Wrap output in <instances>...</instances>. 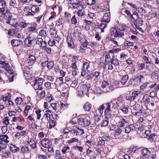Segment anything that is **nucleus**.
<instances>
[{
  "instance_id": "obj_39",
  "label": "nucleus",
  "mask_w": 159,
  "mask_h": 159,
  "mask_svg": "<svg viewBox=\"0 0 159 159\" xmlns=\"http://www.w3.org/2000/svg\"><path fill=\"white\" fill-rule=\"evenodd\" d=\"M117 30V29L116 28H111L110 30V34L111 36H113L115 37V35H116L115 34H116Z\"/></svg>"
},
{
  "instance_id": "obj_5",
  "label": "nucleus",
  "mask_w": 159,
  "mask_h": 159,
  "mask_svg": "<svg viewBox=\"0 0 159 159\" xmlns=\"http://www.w3.org/2000/svg\"><path fill=\"white\" fill-rule=\"evenodd\" d=\"M12 15L9 10H6V12L2 15V17L6 20V23L10 24V20L11 18Z\"/></svg>"
},
{
  "instance_id": "obj_56",
  "label": "nucleus",
  "mask_w": 159,
  "mask_h": 159,
  "mask_svg": "<svg viewBox=\"0 0 159 159\" xmlns=\"http://www.w3.org/2000/svg\"><path fill=\"white\" fill-rule=\"evenodd\" d=\"M1 130L2 134H5L8 130L7 127V126H2L1 128Z\"/></svg>"
},
{
  "instance_id": "obj_15",
  "label": "nucleus",
  "mask_w": 159,
  "mask_h": 159,
  "mask_svg": "<svg viewBox=\"0 0 159 159\" xmlns=\"http://www.w3.org/2000/svg\"><path fill=\"white\" fill-rule=\"evenodd\" d=\"M101 74L100 72L98 71H95L93 72L92 74V78L95 81H97L98 80L100 79V75Z\"/></svg>"
},
{
  "instance_id": "obj_14",
  "label": "nucleus",
  "mask_w": 159,
  "mask_h": 159,
  "mask_svg": "<svg viewBox=\"0 0 159 159\" xmlns=\"http://www.w3.org/2000/svg\"><path fill=\"white\" fill-rule=\"evenodd\" d=\"M110 13H105L103 16V18L102 20V22L108 23L110 21Z\"/></svg>"
},
{
  "instance_id": "obj_25",
  "label": "nucleus",
  "mask_w": 159,
  "mask_h": 159,
  "mask_svg": "<svg viewBox=\"0 0 159 159\" xmlns=\"http://www.w3.org/2000/svg\"><path fill=\"white\" fill-rule=\"evenodd\" d=\"M0 139L2 141H4L5 143H8L9 141L8 140L9 137L7 135H2L0 136Z\"/></svg>"
},
{
  "instance_id": "obj_60",
  "label": "nucleus",
  "mask_w": 159,
  "mask_h": 159,
  "mask_svg": "<svg viewBox=\"0 0 159 159\" xmlns=\"http://www.w3.org/2000/svg\"><path fill=\"white\" fill-rule=\"evenodd\" d=\"M104 108V107L103 105H101L100 106V108H99L98 111H96V112H97V113L99 114H102L103 113V109Z\"/></svg>"
},
{
  "instance_id": "obj_18",
  "label": "nucleus",
  "mask_w": 159,
  "mask_h": 159,
  "mask_svg": "<svg viewBox=\"0 0 159 159\" xmlns=\"http://www.w3.org/2000/svg\"><path fill=\"white\" fill-rule=\"evenodd\" d=\"M31 67H30V66H25L23 69V73L25 76H27L26 75H28V76H29V75H30V71L31 70Z\"/></svg>"
},
{
  "instance_id": "obj_20",
  "label": "nucleus",
  "mask_w": 159,
  "mask_h": 159,
  "mask_svg": "<svg viewBox=\"0 0 159 159\" xmlns=\"http://www.w3.org/2000/svg\"><path fill=\"white\" fill-rule=\"evenodd\" d=\"M134 80L139 83H142L144 81V77L142 75H139L135 76Z\"/></svg>"
},
{
  "instance_id": "obj_27",
  "label": "nucleus",
  "mask_w": 159,
  "mask_h": 159,
  "mask_svg": "<svg viewBox=\"0 0 159 159\" xmlns=\"http://www.w3.org/2000/svg\"><path fill=\"white\" fill-rule=\"evenodd\" d=\"M111 57L109 53L106 55L105 58V62L106 64H109L111 62Z\"/></svg>"
},
{
  "instance_id": "obj_58",
  "label": "nucleus",
  "mask_w": 159,
  "mask_h": 159,
  "mask_svg": "<svg viewBox=\"0 0 159 159\" xmlns=\"http://www.w3.org/2000/svg\"><path fill=\"white\" fill-rule=\"evenodd\" d=\"M132 15V16L131 18L134 19V20L136 19L139 16L138 14L136 11H134Z\"/></svg>"
},
{
  "instance_id": "obj_59",
  "label": "nucleus",
  "mask_w": 159,
  "mask_h": 159,
  "mask_svg": "<svg viewBox=\"0 0 159 159\" xmlns=\"http://www.w3.org/2000/svg\"><path fill=\"white\" fill-rule=\"evenodd\" d=\"M78 84V80H76L75 79L73 81H72V83L70 85L71 87L74 88Z\"/></svg>"
},
{
  "instance_id": "obj_22",
  "label": "nucleus",
  "mask_w": 159,
  "mask_h": 159,
  "mask_svg": "<svg viewBox=\"0 0 159 159\" xmlns=\"http://www.w3.org/2000/svg\"><path fill=\"white\" fill-rule=\"evenodd\" d=\"M11 43L13 46H17L22 43V41L19 39H14L11 40Z\"/></svg>"
},
{
  "instance_id": "obj_29",
  "label": "nucleus",
  "mask_w": 159,
  "mask_h": 159,
  "mask_svg": "<svg viewBox=\"0 0 159 159\" xmlns=\"http://www.w3.org/2000/svg\"><path fill=\"white\" fill-rule=\"evenodd\" d=\"M91 107V104L89 102H87L84 104V108L85 111H89Z\"/></svg>"
},
{
  "instance_id": "obj_62",
  "label": "nucleus",
  "mask_w": 159,
  "mask_h": 159,
  "mask_svg": "<svg viewBox=\"0 0 159 159\" xmlns=\"http://www.w3.org/2000/svg\"><path fill=\"white\" fill-rule=\"evenodd\" d=\"M55 125V122L53 120H50L49 121V127L50 128L54 127Z\"/></svg>"
},
{
  "instance_id": "obj_19",
  "label": "nucleus",
  "mask_w": 159,
  "mask_h": 159,
  "mask_svg": "<svg viewBox=\"0 0 159 159\" xmlns=\"http://www.w3.org/2000/svg\"><path fill=\"white\" fill-rule=\"evenodd\" d=\"M28 59V63L29 65L31 66L34 63L36 60V57L34 55H30Z\"/></svg>"
},
{
  "instance_id": "obj_48",
  "label": "nucleus",
  "mask_w": 159,
  "mask_h": 159,
  "mask_svg": "<svg viewBox=\"0 0 159 159\" xmlns=\"http://www.w3.org/2000/svg\"><path fill=\"white\" fill-rule=\"evenodd\" d=\"M89 64L87 62H84L83 65V67L82 69L84 70H87L89 66Z\"/></svg>"
},
{
  "instance_id": "obj_64",
  "label": "nucleus",
  "mask_w": 159,
  "mask_h": 159,
  "mask_svg": "<svg viewBox=\"0 0 159 159\" xmlns=\"http://www.w3.org/2000/svg\"><path fill=\"white\" fill-rule=\"evenodd\" d=\"M48 44L51 46H53L55 44V41L54 39L50 40L48 42Z\"/></svg>"
},
{
  "instance_id": "obj_7",
  "label": "nucleus",
  "mask_w": 159,
  "mask_h": 159,
  "mask_svg": "<svg viewBox=\"0 0 159 159\" xmlns=\"http://www.w3.org/2000/svg\"><path fill=\"white\" fill-rule=\"evenodd\" d=\"M39 83L37 82L36 81L34 80L33 82L31 83V85L33 86L34 89L38 92V90H42L43 89L42 85V84H39Z\"/></svg>"
},
{
  "instance_id": "obj_51",
  "label": "nucleus",
  "mask_w": 159,
  "mask_h": 159,
  "mask_svg": "<svg viewBox=\"0 0 159 159\" xmlns=\"http://www.w3.org/2000/svg\"><path fill=\"white\" fill-rule=\"evenodd\" d=\"M121 49L119 48H117L116 49H113L111 50H109L108 52L109 53H114L118 52L120 51Z\"/></svg>"
},
{
  "instance_id": "obj_12",
  "label": "nucleus",
  "mask_w": 159,
  "mask_h": 159,
  "mask_svg": "<svg viewBox=\"0 0 159 159\" xmlns=\"http://www.w3.org/2000/svg\"><path fill=\"white\" fill-rule=\"evenodd\" d=\"M28 30V32L27 33V34H29V36H31L33 33H37V29L35 26H31L29 27Z\"/></svg>"
},
{
  "instance_id": "obj_9",
  "label": "nucleus",
  "mask_w": 159,
  "mask_h": 159,
  "mask_svg": "<svg viewBox=\"0 0 159 159\" xmlns=\"http://www.w3.org/2000/svg\"><path fill=\"white\" fill-rule=\"evenodd\" d=\"M142 153L143 156L146 158H150L152 155L151 152L147 148H143L142 150Z\"/></svg>"
},
{
  "instance_id": "obj_11",
  "label": "nucleus",
  "mask_w": 159,
  "mask_h": 159,
  "mask_svg": "<svg viewBox=\"0 0 159 159\" xmlns=\"http://www.w3.org/2000/svg\"><path fill=\"white\" fill-rule=\"evenodd\" d=\"M34 38L35 37H34L32 39L31 36H28L24 41L25 44L28 46H30L32 44V42Z\"/></svg>"
},
{
  "instance_id": "obj_4",
  "label": "nucleus",
  "mask_w": 159,
  "mask_h": 159,
  "mask_svg": "<svg viewBox=\"0 0 159 159\" xmlns=\"http://www.w3.org/2000/svg\"><path fill=\"white\" fill-rule=\"evenodd\" d=\"M111 103L112 104V108L115 109L120 106L121 103V100L119 99H115L111 101Z\"/></svg>"
},
{
  "instance_id": "obj_16",
  "label": "nucleus",
  "mask_w": 159,
  "mask_h": 159,
  "mask_svg": "<svg viewBox=\"0 0 159 159\" xmlns=\"http://www.w3.org/2000/svg\"><path fill=\"white\" fill-rule=\"evenodd\" d=\"M27 143L30 146L31 148L33 149H35L37 148V144L35 141L32 139H29Z\"/></svg>"
},
{
  "instance_id": "obj_57",
  "label": "nucleus",
  "mask_w": 159,
  "mask_h": 159,
  "mask_svg": "<svg viewBox=\"0 0 159 159\" xmlns=\"http://www.w3.org/2000/svg\"><path fill=\"white\" fill-rule=\"evenodd\" d=\"M59 104L57 103H52L51 106L54 110L56 111L58 109Z\"/></svg>"
},
{
  "instance_id": "obj_44",
  "label": "nucleus",
  "mask_w": 159,
  "mask_h": 159,
  "mask_svg": "<svg viewBox=\"0 0 159 159\" xmlns=\"http://www.w3.org/2000/svg\"><path fill=\"white\" fill-rule=\"evenodd\" d=\"M30 25V23H26L25 22H20V23L19 25L20 26L21 28H25L28 26H29Z\"/></svg>"
},
{
  "instance_id": "obj_52",
  "label": "nucleus",
  "mask_w": 159,
  "mask_h": 159,
  "mask_svg": "<svg viewBox=\"0 0 159 159\" xmlns=\"http://www.w3.org/2000/svg\"><path fill=\"white\" fill-rule=\"evenodd\" d=\"M86 3L89 5H92L95 4L96 2L95 0H86Z\"/></svg>"
},
{
  "instance_id": "obj_49",
  "label": "nucleus",
  "mask_w": 159,
  "mask_h": 159,
  "mask_svg": "<svg viewBox=\"0 0 159 159\" xmlns=\"http://www.w3.org/2000/svg\"><path fill=\"white\" fill-rule=\"evenodd\" d=\"M9 121V117L7 116L3 119V123L6 125H8L10 124Z\"/></svg>"
},
{
  "instance_id": "obj_36",
  "label": "nucleus",
  "mask_w": 159,
  "mask_h": 159,
  "mask_svg": "<svg viewBox=\"0 0 159 159\" xmlns=\"http://www.w3.org/2000/svg\"><path fill=\"white\" fill-rule=\"evenodd\" d=\"M31 11L33 13L38 12L39 11V7L37 6H33L31 7Z\"/></svg>"
},
{
  "instance_id": "obj_63",
  "label": "nucleus",
  "mask_w": 159,
  "mask_h": 159,
  "mask_svg": "<svg viewBox=\"0 0 159 159\" xmlns=\"http://www.w3.org/2000/svg\"><path fill=\"white\" fill-rule=\"evenodd\" d=\"M99 28L101 30L102 32H103V29L106 27V25L104 23H102L99 25Z\"/></svg>"
},
{
  "instance_id": "obj_37",
  "label": "nucleus",
  "mask_w": 159,
  "mask_h": 159,
  "mask_svg": "<svg viewBox=\"0 0 159 159\" xmlns=\"http://www.w3.org/2000/svg\"><path fill=\"white\" fill-rule=\"evenodd\" d=\"M10 150L13 152H17L19 150V148L16 146L12 145L10 147Z\"/></svg>"
},
{
  "instance_id": "obj_1",
  "label": "nucleus",
  "mask_w": 159,
  "mask_h": 159,
  "mask_svg": "<svg viewBox=\"0 0 159 159\" xmlns=\"http://www.w3.org/2000/svg\"><path fill=\"white\" fill-rule=\"evenodd\" d=\"M72 5L73 8L78 9L79 7H81L82 9L84 8V6L81 5L82 2L80 0H70L68 2L70 3H72Z\"/></svg>"
},
{
  "instance_id": "obj_38",
  "label": "nucleus",
  "mask_w": 159,
  "mask_h": 159,
  "mask_svg": "<svg viewBox=\"0 0 159 159\" xmlns=\"http://www.w3.org/2000/svg\"><path fill=\"white\" fill-rule=\"evenodd\" d=\"M101 118V114L97 113V112H96V114L94 115V120L97 122L99 121Z\"/></svg>"
},
{
  "instance_id": "obj_31",
  "label": "nucleus",
  "mask_w": 159,
  "mask_h": 159,
  "mask_svg": "<svg viewBox=\"0 0 159 159\" xmlns=\"http://www.w3.org/2000/svg\"><path fill=\"white\" fill-rule=\"evenodd\" d=\"M109 119V118H107L105 117V118L102 120L101 123V127H105L108 125L109 123L108 119Z\"/></svg>"
},
{
  "instance_id": "obj_43",
  "label": "nucleus",
  "mask_w": 159,
  "mask_h": 159,
  "mask_svg": "<svg viewBox=\"0 0 159 159\" xmlns=\"http://www.w3.org/2000/svg\"><path fill=\"white\" fill-rule=\"evenodd\" d=\"M122 132V130L120 128L117 129L114 133V136L116 138L118 137V136Z\"/></svg>"
},
{
  "instance_id": "obj_13",
  "label": "nucleus",
  "mask_w": 159,
  "mask_h": 159,
  "mask_svg": "<svg viewBox=\"0 0 159 159\" xmlns=\"http://www.w3.org/2000/svg\"><path fill=\"white\" fill-rule=\"evenodd\" d=\"M42 146L45 148H48L49 146V140L47 139H44L41 141Z\"/></svg>"
},
{
  "instance_id": "obj_3",
  "label": "nucleus",
  "mask_w": 159,
  "mask_h": 159,
  "mask_svg": "<svg viewBox=\"0 0 159 159\" xmlns=\"http://www.w3.org/2000/svg\"><path fill=\"white\" fill-rule=\"evenodd\" d=\"M78 122L79 125L81 126H87L89 125L90 121L88 120H84V119L82 118H79L78 120Z\"/></svg>"
},
{
  "instance_id": "obj_17",
  "label": "nucleus",
  "mask_w": 159,
  "mask_h": 159,
  "mask_svg": "<svg viewBox=\"0 0 159 159\" xmlns=\"http://www.w3.org/2000/svg\"><path fill=\"white\" fill-rule=\"evenodd\" d=\"M135 127L132 124H130L126 126L125 129V132L126 133H129L131 131L134 130Z\"/></svg>"
},
{
  "instance_id": "obj_34",
  "label": "nucleus",
  "mask_w": 159,
  "mask_h": 159,
  "mask_svg": "<svg viewBox=\"0 0 159 159\" xmlns=\"http://www.w3.org/2000/svg\"><path fill=\"white\" fill-rule=\"evenodd\" d=\"M128 75H127L124 76L121 80V83L123 85H125L128 80Z\"/></svg>"
},
{
  "instance_id": "obj_42",
  "label": "nucleus",
  "mask_w": 159,
  "mask_h": 159,
  "mask_svg": "<svg viewBox=\"0 0 159 159\" xmlns=\"http://www.w3.org/2000/svg\"><path fill=\"white\" fill-rule=\"evenodd\" d=\"M70 148L67 146H65L63 147L61 150V152L63 154H65L69 152Z\"/></svg>"
},
{
  "instance_id": "obj_61",
  "label": "nucleus",
  "mask_w": 159,
  "mask_h": 159,
  "mask_svg": "<svg viewBox=\"0 0 159 159\" xmlns=\"http://www.w3.org/2000/svg\"><path fill=\"white\" fill-rule=\"evenodd\" d=\"M2 142L0 141V152L2 149H5L7 147V145L2 143Z\"/></svg>"
},
{
  "instance_id": "obj_55",
  "label": "nucleus",
  "mask_w": 159,
  "mask_h": 159,
  "mask_svg": "<svg viewBox=\"0 0 159 159\" xmlns=\"http://www.w3.org/2000/svg\"><path fill=\"white\" fill-rule=\"evenodd\" d=\"M54 63L53 61H50L49 62L47 63V67L48 69H51L53 66Z\"/></svg>"
},
{
  "instance_id": "obj_50",
  "label": "nucleus",
  "mask_w": 159,
  "mask_h": 159,
  "mask_svg": "<svg viewBox=\"0 0 159 159\" xmlns=\"http://www.w3.org/2000/svg\"><path fill=\"white\" fill-rule=\"evenodd\" d=\"M94 93L97 94H101L102 93V92L100 88L97 87L94 90Z\"/></svg>"
},
{
  "instance_id": "obj_21",
  "label": "nucleus",
  "mask_w": 159,
  "mask_h": 159,
  "mask_svg": "<svg viewBox=\"0 0 159 159\" xmlns=\"http://www.w3.org/2000/svg\"><path fill=\"white\" fill-rule=\"evenodd\" d=\"M11 98L10 94L8 93H6L5 95H2L1 98L2 99L3 101L7 103V102Z\"/></svg>"
},
{
  "instance_id": "obj_23",
  "label": "nucleus",
  "mask_w": 159,
  "mask_h": 159,
  "mask_svg": "<svg viewBox=\"0 0 159 159\" xmlns=\"http://www.w3.org/2000/svg\"><path fill=\"white\" fill-rule=\"evenodd\" d=\"M9 73L10 74V75L9 76V81L10 82H12L13 81V78L14 77V75H13L14 71L13 70L9 69V66L8 67L7 69L6 68Z\"/></svg>"
},
{
  "instance_id": "obj_53",
  "label": "nucleus",
  "mask_w": 159,
  "mask_h": 159,
  "mask_svg": "<svg viewBox=\"0 0 159 159\" xmlns=\"http://www.w3.org/2000/svg\"><path fill=\"white\" fill-rule=\"evenodd\" d=\"M0 64L3 65V67L6 68V69L8 68L9 65L8 63H6L5 61L0 60Z\"/></svg>"
},
{
  "instance_id": "obj_10",
  "label": "nucleus",
  "mask_w": 159,
  "mask_h": 159,
  "mask_svg": "<svg viewBox=\"0 0 159 159\" xmlns=\"http://www.w3.org/2000/svg\"><path fill=\"white\" fill-rule=\"evenodd\" d=\"M66 39L68 47L71 48H75V45L73 42L71 35H68Z\"/></svg>"
},
{
  "instance_id": "obj_40",
  "label": "nucleus",
  "mask_w": 159,
  "mask_h": 159,
  "mask_svg": "<svg viewBox=\"0 0 159 159\" xmlns=\"http://www.w3.org/2000/svg\"><path fill=\"white\" fill-rule=\"evenodd\" d=\"M73 34L75 37H79L81 34L80 31L78 29H76L74 30Z\"/></svg>"
},
{
  "instance_id": "obj_33",
  "label": "nucleus",
  "mask_w": 159,
  "mask_h": 159,
  "mask_svg": "<svg viewBox=\"0 0 159 159\" xmlns=\"http://www.w3.org/2000/svg\"><path fill=\"white\" fill-rule=\"evenodd\" d=\"M6 6L5 2L3 1L0 2V9L2 13L4 11Z\"/></svg>"
},
{
  "instance_id": "obj_54",
  "label": "nucleus",
  "mask_w": 159,
  "mask_h": 159,
  "mask_svg": "<svg viewBox=\"0 0 159 159\" xmlns=\"http://www.w3.org/2000/svg\"><path fill=\"white\" fill-rule=\"evenodd\" d=\"M119 61L117 59L112 60L111 63L115 66H118L119 64Z\"/></svg>"
},
{
  "instance_id": "obj_28",
  "label": "nucleus",
  "mask_w": 159,
  "mask_h": 159,
  "mask_svg": "<svg viewBox=\"0 0 159 159\" xmlns=\"http://www.w3.org/2000/svg\"><path fill=\"white\" fill-rule=\"evenodd\" d=\"M136 10L141 15H143L146 13V11L143 7H138Z\"/></svg>"
},
{
  "instance_id": "obj_30",
  "label": "nucleus",
  "mask_w": 159,
  "mask_h": 159,
  "mask_svg": "<svg viewBox=\"0 0 159 159\" xmlns=\"http://www.w3.org/2000/svg\"><path fill=\"white\" fill-rule=\"evenodd\" d=\"M2 157L5 158L8 157L11 154V152L8 150L2 151Z\"/></svg>"
},
{
  "instance_id": "obj_8",
  "label": "nucleus",
  "mask_w": 159,
  "mask_h": 159,
  "mask_svg": "<svg viewBox=\"0 0 159 159\" xmlns=\"http://www.w3.org/2000/svg\"><path fill=\"white\" fill-rule=\"evenodd\" d=\"M127 123H128V121L127 118L124 116L120 119V120L117 123V125L119 127H122L125 126V124Z\"/></svg>"
},
{
  "instance_id": "obj_41",
  "label": "nucleus",
  "mask_w": 159,
  "mask_h": 159,
  "mask_svg": "<svg viewBox=\"0 0 159 159\" xmlns=\"http://www.w3.org/2000/svg\"><path fill=\"white\" fill-rule=\"evenodd\" d=\"M128 107L127 106H124L121 108L120 110L124 114H127L128 112Z\"/></svg>"
},
{
  "instance_id": "obj_46",
  "label": "nucleus",
  "mask_w": 159,
  "mask_h": 159,
  "mask_svg": "<svg viewBox=\"0 0 159 159\" xmlns=\"http://www.w3.org/2000/svg\"><path fill=\"white\" fill-rule=\"evenodd\" d=\"M140 91H134L132 93V97L133 98V100H134L135 98L140 93Z\"/></svg>"
},
{
  "instance_id": "obj_24",
  "label": "nucleus",
  "mask_w": 159,
  "mask_h": 159,
  "mask_svg": "<svg viewBox=\"0 0 159 159\" xmlns=\"http://www.w3.org/2000/svg\"><path fill=\"white\" fill-rule=\"evenodd\" d=\"M21 151L24 153H29L30 152V150L29 148L26 145L22 147Z\"/></svg>"
},
{
  "instance_id": "obj_47",
  "label": "nucleus",
  "mask_w": 159,
  "mask_h": 159,
  "mask_svg": "<svg viewBox=\"0 0 159 159\" xmlns=\"http://www.w3.org/2000/svg\"><path fill=\"white\" fill-rule=\"evenodd\" d=\"M39 35L41 36L42 37H46L47 36L46 31L43 30H41L39 32Z\"/></svg>"
},
{
  "instance_id": "obj_6",
  "label": "nucleus",
  "mask_w": 159,
  "mask_h": 159,
  "mask_svg": "<svg viewBox=\"0 0 159 159\" xmlns=\"http://www.w3.org/2000/svg\"><path fill=\"white\" fill-rule=\"evenodd\" d=\"M102 87L103 89L106 88L105 92L111 91L113 90V88L111 86V84L107 83L105 81H103L102 82Z\"/></svg>"
},
{
  "instance_id": "obj_32",
  "label": "nucleus",
  "mask_w": 159,
  "mask_h": 159,
  "mask_svg": "<svg viewBox=\"0 0 159 159\" xmlns=\"http://www.w3.org/2000/svg\"><path fill=\"white\" fill-rule=\"evenodd\" d=\"M54 39L55 41L57 42L60 45L62 43V40L61 37L57 34L55 35Z\"/></svg>"
},
{
  "instance_id": "obj_35",
  "label": "nucleus",
  "mask_w": 159,
  "mask_h": 159,
  "mask_svg": "<svg viewBox=\"0 0 159 159\" xmlns=\"http://www.w3.org/2000/svg\"><path fill=\"white\" fill-rule=\"evenodd\" d=\"M87 85L85 84H81L78 88V90H80L84 93L86 91Z\"/></svg>"
},
{
  "instance_id": "obj_26",
  "label": "nucleus",
  "mask_w": 159,
  "mask_h": 159,
  "mask_svg": "<svg viewBox=\"0 0 159 159\" xmlns=\"http://www.w3.org/2000/svg\"><path fill=\"white\" fill-rule=\"evenodd\" d=\"M115 35V37H122L123 38L124 36V33L119 30H117L116 34Z\"/></svg>"
},
{
  "instance_id": "obj_2",
  "label": "nucleus",
  "mask_w": 159,
  "mask_h": 159,
  "mask_svg": "<svg viewBox=\"0 0 159 159\" xmlns=\"http://www.w3.org/2000/svg\"><path fill=\"white\" fill-rule=\"evenodd\" d=\"M9 5L10 6L12 7L13 8L11 7L10 10L12 13H17L18 12V9L17 8V4L16 0H10L9 2Z\"/></svg>"
},
{
  "instance_id": "obj_45",
  "label": "nucleus",
  "mask_w": 159,
  "mask_h": 159,
  "mask_svg": "<svg viewBox=\"0 0 159 159\" xmlns=\"http://www.w3.org/2000/svg\"><path fill=\"white\" fill-rule=\"evenodd\" d=\"M64 23V20L62 18L59 19L56 21V25L57 26H60Z\"/></svg>"
}]
</instances>
